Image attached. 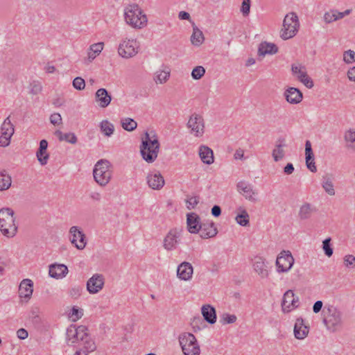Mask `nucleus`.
I'll return each mask as SVG.
<instances>
[{"label":"nucleus","instance_id":"338daca9","mask_svg":"<svg viewBox=\"0 0 355 355\" xmlns=\"http://www.w3.org/2000/svg\"><path fill=\"white\" fill-rule=\"evenodd\" d=\"M293 171H294V166H293V164H291V163H288L284 168V172L286 175H291L293 173Z\"/></svg>","mask_w":355,"mask_h":355},{"label":"nucleus","instance_id":"473e14b6","mask_svg":"<svg viewBox=\"0 0 355 355\" xmlns=\"http://www.w3.org/2000/svg\"><path fill=\"white\" fill-rule=\"evenodd\" d=\"M104 277L101 274H94L87 282L86 288H103L104 286Z\"/></svg>","mask_w":355,"mask_h":355},{"label":"nucleus","instance_id":"603ef678","mask_svg":"<svg viewBox=\"0 0 355 355\" xmlns=\"http://www.w3.org/2000/svg\"><path fill=\"white\" fill-rule=\"evenodd\" d=\"M33 290H19V296L21 299V301L28 302L32 295Z\"/></svg>","mask_w":355,"mask_h":355},{"label":"nucleus","instance_id":"4d7b16f0","mask_svg":"<svg viewBox=\"0 0 355 355\" xmlns=\"http://www.w3.org/2000/svg\"><path fill=\"white\" fill-rule=\"evenodd\" d=\"M62 116L59 113H53L50 116V121L54 125L62 124Z\"/></svg>","mask_w":355,"mask_h":355},{"label":"nucleus","instance_id":"f03ea898","mask_svg":"<svg viewBox=\"0 0 355 355\" xmlns=\"http://www.w3.org/2000/svg\"><path fill=\"white\" fill-rule=\"evenodd\" d=\"M158 137L154 131L146 132L142 137L140 153L142 158L148 163H153L157 157L159 150Z\"/></svg>","mask_w":355,"mask_h":355},{"label":"nucleus","instance_id":"7c9ffc66","mask_svg":"<svg viewBox=\"0 0 355 355\" xmlns=\"http://www.w3.org/2000/svg\"><path fill=\"white\" fill-rule=\"evenodd\" d=\"M202 315L204 320L208 323L213 324L216 322V313L214 307L209 304H205L201 309Z\"/></svg>","mask_w":355,"mask_h":355},{"label":"nucleus","instance_id":"e2e57ef3","mask_svg":"<svg viewBox=\"0 0 355 355\" xmlns=\"http://www.w3.org/2000/svg\"><path fill=\"white\" fill-rule=\"evenodd\" d=\"M230 297L235 302H239L242 298V294L239 291H234L230 293Z\"/></svg>","mask_w":355,"mask_h":355},{"label":"nucleus","instance_id":"79ce46f5","mask_svg":"<svg viewBox=\"0 0 355 355\" xmlns=\"http://www.w3.org/2000/svg\"><path fill=\"white\" fill-rule=\"evenodd\" d=\"M169 77V70L158 71L155 73L154 80L157 84H163L168 80Z\"/></svg>","mask_w":355,"mask_h":355},{"label":"nucleus","instance_id":"cd10ccee","mask_svg":"<svg viewBox=\"0 0 355 355\" xmlns=\"http://www.w3.org/2000/svg\"><path fill=\"white\" fill-rule=\"evenodd\" d=\"M305 156L306 165L308 169L313 173L316 172L317 168L314 160V155L312 150L311 144L309 140L305 143Z\"/></svg>","mask_w":355,"mask_h":355},{"label":"nucleus","instance_id":"b1692460","mask_svg":"<svg viewBox=\"0 0 355 355\" xmlns=\"http://www.w3.org/2000/svg\"><path fill=\"white\" fill-rule=\"evenodd\" d=\"M68 271L67 266L55 263L49 266V274L51 277L60 279L65 277Z\"/></svg>","mask_w":355,"mask_h":355},{"label":"nucleus","instance_id":"2f4dec72","mask_svg":"<svg viewBox=\"0 0 355 355\" xmlns=\"http://www.w3.org/2000/svg\"><path fill=\"white\" fill-rule=\"evenodd\" d=\"M199 156L202 162L206 164H211L214 162L213 150L207 146L202 145L199 148Z\"/></svg>","mask_w":355,"mask_h":355},{"label":"nucleus","instance_id":"09e8293b","mask_svg":"<svg viewBox=\"0 0 355 355\" xmlns=\"http://www.w3.org/2000/svg\"><path fill=\"white\" fill-rule=\"evenodd\" d=\"M331 239L327 238L324 239L322 242V248L324 250V254L330 257L333 254V248L331 247Z\"/></svg>","mask_w":355,"mask_h":355},{"label":"nucleus","instance_id":"ddd939ff","mask_svg":"<svg viewBox=\"0 0 355 355\" xmlns=\"http://www.w3.org/2000/svg\"><path fill=\"white\" fill-rule=\"evenodd\" d=\"M15 132L14 125L8 116L1 126L0 146L6 147L10 143V139Z\"/></svg>","mask_w":355,"mask_h":355},{"label":"nucleus","instance_id":"13d9d810","mask_svg":"<svg viewBox=\"0 0 355 355\" xmlns=\"http://www.w3.org/2000/svg\"><path fill=\"white\" fill-rule=\"evenodd\" d=\"M103 42H98L93 44L90 46L89 50L94 52V53L99 54L103 49Z\"/></svg>","mask_w":355,"mask_h":355},{"label":"nucleus","instance_id":"774afa93","mask_svg":"<svg viewBox=\"0 0 355 355\" xmlns=\"http://www.w3.org/2000/svg\"><path fill=\"white\" fill-rule=\"evenodd\" d=\"M347 75L349 80L355 82V67L349 68Z\"/></svg>","mask_w":355,"mask_h":355},{"label":"nucleus","instance_id":"aec40b11","mask_svg":"<svg viewBox=\"0 0 355 355\" xmlns=\"http://www.w3.org/2000/svg\"><path fill=\"white\" fill-rule=\"evenodd\" d=\"M236 187L237 191L242 194L245 199L252 202L256 201V198L254 196L257 194V192L253 190L252 187L250 184L244 181H240L237 183Z\"/></svg>","mask_w":355,"mask_h":355},{"label":"nucleus","instance_id":"6e6552de","mask_svg":"<svg viewBox=\"0 0 355 355\" xmlns=\"http://www.w3.org/2000/svg\"><path fill=\"white\" fill-rule=\"evenodd\" d=\"M178 339L184 355H200V346L193 334L185 332Z\"/></svg>","mask_w":355,"mask_h":355},{"label":"nucleus","instance_id":"4468645a","mask_svg":"<svg viewBox=\"0 0 355 355\" xmlns=\"http://www.w3.org/2000/svg\"><path fill=\"white\" fill-rule=\"evenodd\" d=\"M71 243L78 249L83 250L87 245L86 236L83 231L77 226H72L69 229Z\"/></svg>","mask_w":355,"mask_h":355},{"label":"nucleus","instance_id":"a211bd4d","mask_svg":"<svg viewBox=\"0 0 355 355\" xmlns=\"http://www.w3.org/2000/svg\"><path fill=\"white\" fill-rule=\"evenodd\" d=\"M202 223L200 216L194 213H189L187 214V225L188 231L191 234H197L200 230Z\"/></svg>","mask_w":355,"mask_h":355},{"label":"nucleus","instance_id":"c9c22d12","mask_svg":"<svg viewBox=\"0 0 355 355\" xmlns=\"http://www.w3.org/2000/svg\"><path fill=\"white\" fill-rule=\"evenodd\" d=\"M54 134L60 141H65L71 144H75L77 143V137L73 132L62 133V131L57 130Z\"/></svg>","mask_w":355,"mask_h":355},{"label":"nucleus","instance_id":"72a5a7b5","mask_svg":"<svg viewBox=\"0 0 355 355\" xmlns=\"http://www.w3.org/2000/svg\"><path fill=\"white\" fill-rule=\"evenodd\" d=\"M322 187L329 196L335 195L334 186L333 184L331 175L326 174L325 175L322 176Z\"/></svg>","mask_w":355,"mask_h":355},{"label":"nucleus","instance_id":"6ab92c4d","mask_svg":"<svg viewBox=\"0 0 355 355\" xmlns=\"http://www.w3.org/2000/svg\"><path fill=\"white\" fill-rule=\"evenodd\" d=\"M146 179L149 187L155 190L161 189L165 184L164 177L158 171L149 173Z\"/></svg>","mask_w":355,"mask_h":355},{"label":"nucleus","instance_id":"f8f14e48","mask_svg":"<svg viewBox=\"0 0 355 355\" xmlns=\"http://www.w3.org/2000/svg\"><path fill=\"white\" fill-rule=\"evenodd\" d=\"M291 71L293 76L307 88L314 86L313 80L307 74L306 67L301 64L291 65Z\"/></svg>","mask_w":355,"mask_h":355},{"label":"nucleus","instance_id":"864d4df0","mask_svg":"<svg viewBox=\"0 0 355 355\" xmlns=\"http://www.w3.org/2000/svg\"><path fill=\"white\" fill-rule=\"evenodd\" d=\"M250 11V0H243L241 12L243 16H248Z\"/></svg>","mask_w":355,"mask_h":355},{"label":"nucleus","instance_id":"1a4fd4ad","mask_svg":"<svg viewBox=\"0 0 355 355\" xmlns=\"http://www.w3.org/2000/svg\"><path fill=\"white\" fill-rule=\"evenodd\" d=\"M139 49V42L136 40L125 38L119 44L118 53L123 58L128 59L135 56Z\"/></svg>","mask_w":355,"mask_h":355},{"label":"nucleus","instance_id":"5fc2aeb1","mask_svg":"<svg viewBox=\"0 0 355 355\" xmlns=\"http://www.w3.org/2000/svg\"><path fill=\"white\" fill-rule=\"evenodd\" d=\"M344 263L346 267L354 268L355 267V257L349 254L344 257Z\"/></svg>","mask_w":355,"mask_h":355},{"label":"nucleus","instance_id":"bf43d9fd","mask_svg":"<svg viewBox=\"0 0 355 355\" xmlns=\"http://www.w3.org/2000/svg\"><path fill=\"white\" fill-rule=\"evenodd\" d=\"M187 207L189 209H193L199 202V199L196 196L191 197L187 200Z\"/></svg>","mask_w":355,"mask_h":355},{"label":"nucleus","instance_id":"423d86ee","mask_svg":"<svg viewBox=\"0 0 355 355\" xmlns=\"http://www.w3.org/2000/svg\"><path fill=\"white\" fill-rule=\"evenodd\" d=\"M94 180L101 186H106L112 175V165L107 159H101L96 162L93 170Z\"/></svg>","mask_w":355,"mask_h":355},{"label":"nucleus","instance_id":"c756f323","mask_svg":"<svg viewBox=\"0 0 355 355\" xmlns=\"http://www.w3.org/2000/svg\"><path fill=\"white\" fill-rule=\"evenodd\" d=\"M48 147V142L46 139H42L40 142V147L36 153L37 158L41 165L46 164L49 158V155L47 153L46 150Z\"/></svg>","mask_w":355,"mask_h":355},{"label":"nucleus","instance_id":"3c124183","mask_svg":"<svg viewBox=\"0 0 355 355\" xmlns=\"http://www.w3.org/2000/svg\"><path fill=\"white\" fill-rule=\"evenodd\" d=\"M72 85L77 90H83L85 87V81L81 77H76L73 79Z\"/></svg>","mask_w":355,"mask_h":355},{"label":"nucleus","instance_id":"f704fd0d","mask_svg":"<svg viewBox=\"0 0 355 355\" xmlns=\"http://www.w3.org/2000/svg\"><path fill=\"white\" fill-rule=\"evenodd\" d=\"M315 211L311 204L306 202L300 207L298 216L301 220H306L309 218Z\"/></svg>","mask_w":355,"mask_h":355},{"label":"nucleus","instance_id":"69168bd1","mask_svg":"<svg viewBox=\"0 0 355 355\" xmlns=\"http://www.w3.org/2000/svg\"><path fill=\"white\" fill-rule=\"evenodd\" d=\"M322 306H323V303L322 301H320V300L316 301L313 306V311L315 313H319L321 311Z\"/></svg>","mask_w":355,"mask_h":355},{"label":"nucleus","instance_id":"0e129e2a","mask_svg":"<svg viewBox=\"0 0 355 355\" xmlns=\"http://www.w3.org/2000/svg\"><path fill=\"white\" fill-rule=\"evenodd\" d=\"M17 336L18 338L21 340H24L28 337V333L25 329L21 328L17 330Z\"/></svg>","mask_w":355,"mask_h":355},{"label":"nucleus","instance_id":"4be33fe9","mask_svg":"<svg viewBox=\"0 0 355 355\" xmlns=\"http://www.w3.org/2000/svg\"><path fill=\"white\" fill-rule=\"evenodd\" d=\"M309 327L304 324L302 318H297L294 325V335L298 340L305 338L309 334Z\"/></svg>","mask_w":355,"mask_h":355},{"label":"nucleus","instance_id":"9b49d317","mask_svg":"<svg viewBox=\"0 0 355 355\" xmlns=\"http://www.w3.org/2000/svg\"><path fill=\"white\" fill-rule=\"evenodd\" d=\"M187 128L196 137H201L204 134L205 122L202 116L198 114H192L187 122Z\"/></svg>","mask_w":355,"mask_h":355},{"label":"nucleus","instance_id":"49530a36","mask_svg":"<svg viewBox=\"0 0 355 355\" xmlns=\"http://www.w3.org/2000/svg\"><path fill=\"white\" fill-rule=\"evenodd\" d=\"M205 68L202 66H197L193 69L191 76L194 80H199L205 75Z\"/></svg>","mask_w":355,"mask_h":355},{"label":"nucleus","instance_id":"8fccbe9b","mask_svg":"<svg viewBox=\"0 0 355 355\" xmlns=\"http://www.w3.org/2000/svg\"><path fill=\"white\" fill-rule=\"evenodd\" d=\"M236 316L234 314L223 313L220 318V322L223 324H232L236 321Z\"/></svg>","mask_w":355,"mask_h":355},{"label":"nucleus","instance_id":"0eeeda50","mask_svg":"<svg viewBox=\"0 0 355 355\" xmlns=\"http://www.w3.org/2000/svg\"><path fill=\"white\" fill-rule=\"evenodd\" d=\"M300 22L298 17L295 12H289L286 15L280 31V37L286 40L293 37L298 32Z\"/></svg>","mask_w":355,"mask_h":355},{"label":"nucleus","instance_id":"ea45409f","mask_svg":"<svg viewBox=\"0 0 355 355\" xmlns=\"http://www.w3.org/2000/svg\"><path fill=\"white\" fill-rule=\"evenodd\" d=\"M11 177L4 171L0 172V190L8 189L11 186Z\"/></svg>","mask_w":355,"mask_h":355},{"label":"nucleus","instance_id":"f257e3e1","mask_svg":"<svg viewBox=\"0 0 355 355\" xmlns=\"http://www.w3.org/2000/svg\"><path fill=\"white\" fill-rule=\"evenodd\" d=\"M87 331V327L84 325H71L67 328L66 334L68 345L78 344L73 355H89L96 351V345Z\"/></svg>","mask_w":355,"mask_h":355},{"label":"nucleus","instance_id":"6e6d98bb","mask_svg":"<svg viewBox=\"0 0 355 355\" xmlns=\"http://www.w3.org/2000/svg\"><path fill=\"white\" fill-rule=\"evenodd\" d=\"M324 20L327 24L336 21V17L334 13V10L325 12L324 15Z\"/></svg>","mask_w":355,"mask_h":355},{"label":"nucleus","instance_id":"39448f33","mask_svg":"<svg viewBox=\"0 0 355 355\" xmlns=\"http://www.w3.org/2000/svg\"><path fill=\"white\" fill-rule=\"evenodd\" d=\"M14 211L8 207L0 209V231L3 236L12 238L17 232Z\"/></svg>","mask_w":355,"mask_h":355},{"label":"nucleus","instance_id":"a878e982","mask_svg":"<svg viewBox=\"0 0 355 355\" xmlns=\"http://www.w3.org/2000/svg\"><path fill=\"white\" fill-rule=\"evenodd\" d=\"M286 101L291 104H297L302 101L303 95L301 91L295 87H289L284 92Z\"/></svg>","mask_w":355,"mask_h":355},{"label":"nucleus","instance_id":"9d476101","mask_svg":"<svg viewBox=\"0 0 355 355\" xmlns=\"http://www.w3.org/2000/svg\"><path fill=\"white\" fill-rule=\"evenodd\" d=\"M294 258L289 250H282L276 259V266L278 272H286L293 266Z\"/></svg>","mask_w":355,"mask_h":355},{"label":"nucleus","instance_id":"f3484780","mask_svg":"<svg viewBox=\"0 0 355 355\" xmlns=\"http://www.w3.org/2000/svg\"><path fill=\"white\" fill-rule=\"evenodd\" d=\"M180 230L177 228L171 230L164 239L163 246L165 250L171 251L175 250L179 243Z\"/></svg>","mask_w":355,"mask_h":355},{"label":"nucleus","instance_id":"c03bdc74","mask_svg":"<svg viewBox=\"0 0 355 355\" xmlns=\"http://www.w3.org/2000/svg\"><path fill=\"white\" fill-rule=\"evenodd\" d=\"M83 315V310L82 309H78L76 306L72 307L70 312L69 313V318L73 322H76Z\"/></svg>","mask_w":355,"mask_h":355},{"label":"nucleus","instance_id":"58836bf2","mask_svg":"<svg viewBox=\"0 0 355 355\" xmlns=\"http://www.w3.org/2000/svg\"><path fill=\"white\" fill-rule=\"evenodd\" d=\"M239 211H241L236 217V222L241 226H247L249 225V214L247 211L242 208H239Z\"/></svg>","mask_w":355,"mask_h":355},{"label":"nucleus","instance_id":"e433bc0d","mask_svg":"<svg viewBox=\"0 0 355 355\" xmlns=\"http://www.w3.org/2000/svg\"><path fill=\"white\" fill-rule=\"evenodd\" d=\"M205 37L202 32L197 27H193L191 36V42L193 45L200 46L204 42Z\"/></svg>","mask_w":355,"mask_h":355},{"label":"nucleus","instance_id":"20e7f679","mask_svg":"<svg viewBox=\"0 0 355 355\" xmlns=\"http://www.w3.org/2000/svg\"><path fill=\"white\" fill-rule=\"evenodd\" d=\"M124 17L126 23L135 28L141 29L147 24V17L137 4L133 3L124 9Z\"/></svg>","mask_w":355,"mask_h":355},{"label":"nucleus","instance_id":"c85d7f7f","mask_svg":"<svg viewBox=\"0 0 355 355\" xmlns=\"http://www.w3.org/2000/svg\"><path fill=\"white\" fill-rule=\"evenodd\" d=\"M278 52V47L274 43L262 42L258 47V55L264 57L266 55H273Z\"/></svg>","mask_w":355,"mask_h":355},{"label":"nucleus","instance_id":"37998d69","mask_svg":"<svg viewBox=\"0 0 355 355\" xmlns=\"http://www.w3.org/2000/svg\"><path fill=\"white\" fill-rule=\"evenodd\" d=\"M123 128L127 131H133L137 127V123L131 118H125L121 120Z\"/></svg>","mask_w":355,"mask_h":355},{"label":"nucleus","instance_id":"393cba45","mask_svg":"<svg viewBox=\"0 0 355 355\" xmlns=\"http://www.w3.org/2000/svg\"><path fill=\"white\" fill-rule=\"evenodd\" d=\"M193 272V269L191 264L189 262L184 261L178 266L177 275L180 279L187 281L191 278Z\"/></svg>","mask_w":355,"mask_h":355},{"label":"nucleus","instance_id":"dca6fc26","mask_svg":"<svg viewBox=\"0 0 355 355\" xmlns=\"http://www.w3.org/2000/svg\"><path fill=\"white\" fill-rule=\"evenodd\" d=\"M252 264L254 272L262 279L269 276L268 263L266 259L259 256H256L252 260Z\"/></svg>","mask_w":355,"mask_h":355},{"label":"nucleus","instance_id":"bb28decb","mask_svg":"<svg viewBox=\"0 0 355 355\" xmlns=\"http://www.w3.org/2000/svg\"><path fill=\"white\" fill-rule=\"evenodd\" d=\"M198 233L201 238L208 239L215 236L218 230L213 222H207L202 223Z\"/></svg>","mask_w":355,"mask_h":355},{"label":"nucleus","instance_id":"052dcab7","mask_svg":"<svg viewBox=\"0 0 355 355\" xmlns=\"http://www.w3.org/2000/svg\"><path fill=\"white\" fill-rule=\"evenodd\" d=\"M33 282L31 279H24L20 282L18 288H27L28 287L33 288Z\"/></svg>","mask_w":355,"mask_h":355},{"label":"nucleus","instance_id":"412c9836","mask_svg":"<svg viewBox=\"0 0 355 355\" xmlns=\"http://www.w3.org/2000/svg\"><path fill=\"white\" fill-rule=\"evenodd\" d=\"M95 101L99 107L105 108L110 104L112 96L106 89L100 88L95 93Z\"/></svg>","mask_w":355,"mask_h":355},{"label":"nucleus","instance_id":"2eb2a0df","mask_svg":"<svg viewBox=\"0 0 355 355\" xmlns=\"http://www.w3.org/2000/svg\"><path fill=\"white\" fill-rule=\"evenodd\" d=\"M299 298L293 293V290H287L284 294L282 302V309L284 313H288L293 309L298 307Z\"/></svg>","mask_w":355,"mask_h":355},{"label":"nucleus","instance_id":"a19ab883","mask_svg":"<svg viewBox=\"0 0 355 355\" xmlns=\"http://www.w3.org/2000/svg\"><path fill=\"white\" fill-rule=\"evenodd\" d=\"M101 131L107 137H110L114 130V127L107 120H103L100 124Z\"/></svg>","mask_w":355,"mask_h":355},{"label":"nucleus","instance_id":"680f3d73","mask_svg":"<svg viewBox=\"0 0 355 355\" xmlns=\"http://www.w3.org/2000/svg\"><path fill=\"white\" fill-rule=\"evenodd\" d=\"M202 323H203V320H202V318L200 316L194 317L192 320V322H191V324L193 326V329H194V331H196V329H197L198 330H200L201 328L198 324H202Z\"/></svg>","mask_w":355,"mask_h":355},{"label":"nucleus","instance_id":"4c0bfd02","mask_svg":"<svg viewBox=\"0 0 355 355\" xmlns=\"http://www.w3.org/2000/svg\"><path fill=\"white\" fill-rule=\"evenodd\" d=\"M344 139L346 142V147L355 150V130L350 129L346 131Z\"/></svg>","mask_w":355,"mask_h":355},{"label":"nucleus","instance_id":"a18cd8bd","mask_svg":"<svg viewBox=\"0 0 355 355\" xmlns=\"http://www.w3.org/2000/svg\"><path fill=\"white\" fill-rule=\"evenodd\" d=\"M30 93L33 95L39 94L42 90V84L37 80H34L29 85Z\"/></svg>","mask_w":355,"mask_h":355},{"label":"nucleus","instance_id":"7ed1b4c3","mask_svg":"<svg viewBox=\"0 0 355 355\" xmlns=\"http://www.w3.org/2000/svg\"><path fill=\"white\" fill-rule=\"evenodd\" d=\"M322 313V322L328 331L335 333L343 329V314L338 308L328 305L324 307Z\"/></svg>","mask_w":355,"mask_h":355},{"label":"nucleus","instance_id":"de8ad7c7","mask_svg":"<svg viewBox=\"0 0 355 355\" xmlns=\"http://www.w3.org/2000/svg\"><path fill=\"white\" fill-rule=\"evenodd\" d=\"M343 61L346 64H352L355 62V51L347 50L343 53Z\"/></svg>","mask_w":355,"mask_h":355},{"label":"nucleus","instance_id":"5701e85b","mask_svg":"<svg viewBox=\"0 0 355 355\" xmlns=\"http://www.w3.org/2000/svg\"><path fill=\"white\" fill-rule=\"evenodd\" d=\"M286 146V144L285 138L279 137L275 141V148L272 152V156L275 162H279L284 157V148Z\"/></svg>","mask_w":355,"mask_h":355}]
</instances>
